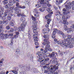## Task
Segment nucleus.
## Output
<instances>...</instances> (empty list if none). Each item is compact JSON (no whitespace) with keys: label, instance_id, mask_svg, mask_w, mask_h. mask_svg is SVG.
I'll return each mask as SVG.
<instances>
[{"label":"nucleus","instance_id":"25","mask_svg":"<svg viewBox=\"0 0 74 74\" xmlns=\"http://www.w3.org/2000/svg\"><path fill=\"white\" fill-rule=\"evenodd\" d=\"M8 0H3L2 1V2L3 3H4V4H7L8 3ZM16 1H17V2H19V0H15Z\"/></svg>","mask_w":74,"mask_h":74},{"label":"nucleus","instance_id":"37","mask_svg":"<svg viewBox=\"0 0 74 74\" xmlns=\"http://www.w3.org/2000/svg\"><path fill=\"white\" fill-rule=\"evenodd\" d=\"M25 65H19V67H20V68H22V69H23V70H24V68H25Z\"/></svg>","mask_w":74,"mask_h":74},{"label":"nucleus","instance_id":"34","mask_svg":"<svg viewBox=\"0 0 74 74\" xmlns=\"http://www.w3.org/2000/svg\"><path fill=\"white\" fill-rule=\"evenodd\" d=\"M4 32V31L3 30V32L1 33V29H0V37L1 36V35H2L3 36H4V34H3V32ZM1 39V38H0V40Z\"/></svg>","mask_w":74,"mask_h":74},{"label":"nucleus","instance_id":"17","mask_svg":"<svg viewBox=\"0 0 74 74\" xmlns=\"http://www.w3.org/2000/svg\"><path fill=\"white\" fill-rule=\"evenodd\" d=\"M44 60L43 61L41 62H40L41 63H42V64H46L45 63H46L47 62H48V61H49V58H47L46 59H45V60Z\"/></svg>","mask_w":74,"mask_h":74},{"label":"nucleus","instance_id":"46","mask_svg":"<svg viewBox=\"0 0 74 74\" xmlns=\"http://www.w3.org/2000/svg\"><path fill=\"white\" fill-rule=\"evenodd\" d=\"M49 1H47V0H46L45 1V4H47H47H49Z\"/></svg>","mask_w":74,"mask_h":74},{"label":"nucleus","instance_id":"42","mask_svg":"<svg viewBox=\"0 0 74 74\" xmlns=\"http://www.w3.org/2000/svg\"><path fill=\"white\" fill-rule=\"evenodd\" d=\"M47 31V28H44L43 29V32L44 33H46V32Z\"/></svg>","mask_w":74,"mask_h":74},{"label":"nucleus","instance_id":"49","mask_svg":"<svg viewBox=\"0 0 74 74\" xmlns=\"http://www.w3.org/2000/svg\"><path fill=\"white\" fill-rule=\"evenodd\" d=\"M42 7L44 9L45 8H47V5H45V4H44L42 5Z\"/></svg>","mask_w":74,"mask_h":74},{"label":"nucleus","instance_id":"51","mask_svg":"<svg viewBox=\"0 0 74 74\" xmlns=\"http://www.w3.org/2000/svg\"><path fill=\"white\" fill-rule=\"evenodd\" d=\"M56 12L58 15H59L58 14H59L60 15H61V13H60V11H59V10H57Z\"/></svg>","mask_w":74,"mask_h":74},{"label":"nucleus","instance_id":"24","mask_svg":"<svg viewBox=\"0 0 74 74\" xmlns=\"http://www.w3.org/2000/svg\"><path fill=\"white\" fill-rule=\"evenodd\" d=\"M30 66H25L24 68V70H27V71H29L30 70Z\"/></svg>","mask_w":74,"mask_h":74},{"label":"nucleus","instance_id":"40","mask_svg":"<svg viewBox=\"0 0 74 74\" xmlns=\"http://www.w3.org/2000/svg\"><path fill=\"white\" fill-rule=\"evenodd\" d=\"M16 7H17L18 8H19V7H21V6H20L19 5V3H18V2H16Z\"/></svg>","mask_w":74,"mask_h":74},{"label":"nucleus","instance_id":"11","mask_svg":"<svg viewBox=\"0 0 74 74\" xmlns=\"http://www.w3.org/2000/svg\"><path fill=\"white\" fill-rule=\"evenodd\" d=\"M16 2L15 0H10L9 3L5 5V8H9L10 7L12 6L13 5V3H15Z\"/></svg>","mask_w":74,"mask_h":74},{"label":"nucleus","instance_id":"64","mask_svg":"<svg viewBox=\"0 0 74 74\" xmlns=\"http://www.w3.org/2000/svg\"><path fill=\"white\" fill-rule=\"evenodd\" d=\"M45 27L48 28V27H49V24H46L45 25Z\"/></svg>","mask_w":74,"mask_h":74},{"label":"nucleus","instance_id":"4","mask_svg":"<svg viewBox=\"0 0 74 74\" xmlns=\"http://www.w3.org/2000/svg\"><path fill=\"white\" fill-rule=\"evenodd\" d=\"M64 29L65 31L67 30V33H70L71 31H74V24H72V25L69 28H68L67 26L65 25L64 27Z\"/></svg>","mask_w":74,"mask_h":74},{"label":"nucleus","instance_id":"58","mask_svg":"<svg viewBox=\"0 0 74 74\" xmlns=\"http://www.w3.org/2000/svg\"><path fill=\"white\" fill-rule=\"evenodd\" d=\"M36 8H39V7H40V6H39V4H36Z\"/></svg>","mask_w":74,"mask_h":74},{"label":"nucleus","instance_id":"6","mask_svg":"<svg viewBox=\"0 0 74 74\" xmlns=\"http://www.w3.org/2000/svg\"><path fill=\"white\" fill-rule=\"evenodd\" d=\"M46 10L49 13V14L45 16V18L47 19V18H51L52 14H53V12H52V10L51 9V8H48L46 9Z\"/></svg>","mask_w":74,"mask_h":74},{"label":"nucleus","instance_id":"54","mask_svg":"<svg viewBox=\"0 0 74 74\" xmlns=\"http://www.w3.org/2000/svg\"><path fill=\"white\" fill-rule=\"evenodd\" d=\"M35 44L36 46H38V42H37V41H35Z\"/></svg>","mask_w":74,"mask_h":74},{"label":"nucleus","instance_id":"35","mask_svg":"<svg viewBox=\"0 0 74 74\" xmlns=\"http://www.w3.org/2000/svg\"><path fill=\"white\" fill-rule=\"evenodd\" d=\"M62 20L63 21H65L67 20V19H66V18L65 16L63 15L62 16Z\"/></svg>","mask_w":74,"mask_h":74},{"label":"nucleus","instance_id":"43","mask_svg":"<svg viewBox=\"0 0 74 74\" xmlns=\"http://www.w3.org/2000/svg\"><path fill=\"white\" fill-rule=\"evenodd\" d=\"M39 2H40L41 4H43L44 2V0H40L39 1Z\"/></svg>","mask_w":74,"mask_h":74},{"label":"nucleus","instance_id":"59","mask_svg":"<svg viewBox=\"0 0 74 74\" xmlns=\"http://www.w3.org/2000/svg\"><path fill=\"white\" fill-rule=\"evenodd\" d=\"M4 16H7V12H5L4 13Z\"/></svg>","mask_w":74,"mask_h":74},{"label":"nucleus","instance_id":"29","mask_svg":"<svg viewBox=\"0 0 74 74\" xmlns=\"http://www.w3.org/2000/svg\"><path fill=\"white\" fill-rule=\"evenodd\" d=\"M43 37L44 38H46V39H45V40H47V41H48V39H49V35H45L43 36Z\"/></svg>","mask_w":74,"mask_h":74},{"label":"nucleus","instance_id":"32","mask_svg":"<svg viewBox=\"0 0 74 74\" xmlns=\"http://www.w3.org/2000/svg\"><path fill=\"white\" fill-rule=\"evenodd\" d=\"M62 2H63L62 0H59V1L58 0H56V4L58 5L59 4V3H62Z\"/></svg>","mask_w":74,"mask_h":74},{"label":"nucleus","instance_id":"62","mask_svg":"<svg viewBox=\"0 0 74 74\" xmlns=\"http://www.w3.org/2000/svg\"><path fill=\"white\" fill-rule=\"evenodd\" d=\"M11 43H10V45H13V40L12 39L11 40Z\"/></svg>","mask_w":74,"mask_h":74},{"label":"nucleus","instance_id":"55","mask_svg":"<svg viewBox=\"0 0 74 74\" xmlns=\"http://www.w3.org/2000/svg\"><path fill=\"white\" fill-rule=\"evenodd\" d=\"M7 19L8 20H11V17L8 16L7 17Z\"/></svg>","mask_w":74,"mask_h":74},{"label":"nucleus","instance_id":"26","mask_svg":"<svg viewBox=\"0 0 74 74\" xmlns=\"http://www.w3.org/2000/svg\"><path fill=\"white\" fill-rule=\"evenodd\" d=\"M13 69L14 70L11 71V72H12L13 73H14L15 74H18V71H17V70H16L15 67H13Z\"/></svg>","mask_w":74,"mask_h":74},{"label":"nucleus","instance_id":"16","mask_svg":"<svg viewBox=\"0 0 74 74\" xmlns=\"http://www.w3.org/2000/svg\"><path fill=\"white\" fill-rule=\"evenodd\" d=\"M16 35H14L11 38L12 39L14 38H16L18 37V34H19V33L18 32H15Z\"/></svg>","mask_w":74,"mask_h":74},{"label":"nucleus","instance_id":"10","mask_svg":"<svg viewBox=\"0 0 74 74\" xmlns=\"http://www.w3.org/2000/svg\"><path fill=\"white\" fill-rule=\"evenodd\" d=\"M55 52H53L51 54L50 56V58H53L52 60H53L54 59V60L52 61L53 63H55V62H56L58 60L57 58H56V56L55 55Z\"/></svg>","mask_w":74,"mask_h":74},{"label":"nucleus","instance_id":"21","mask_svg":"<svg viewBox=\"0 0 74 74\" xmlns=\"http://www.w3.org/2000/svg\"><path fill=\"white\" fill-rule=\"evenodd\" d=\"M45 73H46V74H51V69H48L47 70H45Z\"/></svg>","mask_w":74,"mask_h":74},{"label":"nucleus","instance_id":"56","mask_svg":"<svg viewBox=\"0 0 74 74\" xmlns=\"http://www.w3.org/2000/svg\"><path fill=\"white\" fill-rule=\"evenodd\" d=\"M50 55H51V54L49 55V53H47L46 54V56L47 57H48V56H50Z\"/></svg>","mask_w":74,"mask_h":74},{"label":"nucleus","instance_id":"9","mask_svg":"<svg viewBox=\"0 0 74 74\" xmlns=\"http://www.w3.org/2000/svg\"><path fill=\"white\" fill-rule=\"evenodd\" d=\"M72 38H73V36L70 35H68V38L67 39H64L63 41L65 42L67 41V44H70L71 43V41L72 40Z\"/></svg>","mask_w":74,"mask_h":74},{"label":"nucleus","instance_id":"38","mask_svg":"<svg viewBox=\"0 0 74 74\" xmlns=\"http://www.w3.org/2000/svg\"><path fill=\"white\" fill-rule=\"evenodd\" d=\"M40 11H41V12H44V11H45V9H44V8H40L39 9Z\"/></svg>","mask_w":74,"mask_h":74},{"label":"nucleus","instance_id":"36","mask_svg":"<svg viewBox=\"0 0 74 74\" xmlns=\"http://www.w3.org/2000/svg\"><path fill=\"white\" fill-rule=\"evenodd\" d=\"M63 23L65 25H69V23L67 22V20L63 21Z\"/></svg>","mask_w":74,"mask_h":74},{"label":"nucleus","instance_id":"57","mask_svg":"<svg viewBox=\"0 0 74 74\" xmlns=\"http://www.w3.org/2000/svg\"><path fill=\"white\" fill-rule=\"evenodd\" d=\"M6 29L7 30H9L10 29V27L9 26H7L6 27Z\"/></svg>","mask_w":74,"mask_h":74},{"label":"nucleus","instance_id":"31","mask_svg":"<svg viewBox=\"0 0 74 74\" xmlns=\"http://www.w3.org/2000/svg\"><path fill=\"white\" fill-rule=\"evenodd\" d=\"M25 14L23 13H20L17 14V16H24Z\"/></svg>","mask_w":74,"mask_h":74},{"label":"nucleus","instance_id":"5","mask_svg":"<svg viewBox=\"0 0 74 74\" xmlns=\"http://www.w3.org/2000/svg\"><path fill=\"white\" fill-rule=\"evenodd\" d=\"M65 7H66V9L64 8L63 9V11H64L63 12V14L64 15H67L68 14H69L70 13V12L69 11H67V13L66 12V10L69 11V9H71V8L69 6L67 5H65Z\"/></svg>","mask_w":74,"mask_h":74},{"label":"nucleus","instance_id":"13","mask_svg":"<svg viewBox=\"0 0 74 74\" xmlns=\"http://www.w3.org/2000/svg\"><path fill=\"white\" fill-rule=\"evenodd\" d=\"M32 26L33 27L32 30L33 33L34 34L37 33L38 32L36 31L37 30V28L36 24H34V25H32Z\"/></svg>","mask_w":74,"mask_h":74},{"label":"nucleus","instance_id":"8","mask_svg":"<svg viewBox=\"0 0 74 74\" xmlns=\"http://www.w3.org/2000/svg\"><path fill=\"white\" fill-rule=\"evenodd\" d=\"M74 42V38H72V40L71 41V43L69 44V43H64V47H68V48H71L73 47V45H71V44H73V42Z\"/></svg>","mask_w":74,"mask_h":74},{"label":"nucleus","instance_id":"47","mask_svg":"<svg viewBox=\"0 0 74 74\" xmlns=\"http://www.w3.org/2000/svg\"><path fill=\"white\" fill-rule=\"evenodd\" d=\"M7 20H3L2 21V23L3 24H4V23H7Z\"/></svg>","mask_w":74,"mask_h":74},{"label":"nucleus","instance_id":"41","mask_svg":"<svg viewBox=\"0 0 74 74\" xmlns=\"http://www.w3.org/2000/svg\"><path fill=\"white\" fill-rule=\"evenodd\" d=\"M11 12L12 13H13L14 11H13V10H7V12H8V13H9V12Z\"/></svg>","mask_w":74,"mask_h":74},{"label":"nucleus","instance_id":"30","mask_svg":"<svg viewBox=\"0 0 74 74\" xmlns=\"http://www.w3.org/2000/svg\"><path fill=\"white\" fill-rule=\"evenodd\" d=\"M14 20H12V21L10 22L9 24L10 26H14Z\"/></svg>","mask_w":74,"mask_h":74},{"label":"nucleus","instance_id":"44","mask_svg":"<svg viewBox=\"0 0 74 74\" xmlns=\"http://www.w3.org/2000/svg\"><path fill=\"white\" fill-rule=\"evenodd\" d=\"M20 8H21L22 9H25V8H26V7H25V6L24 5L22 6H20L19 7Z\"/></svg>","mask_w":74,"mask_h":74},{"label":"nucleus","instance_id":"28","mask_svg":"<svg viewBox=\"0 0 74 74\" xmlns=\"http://www.w3.org/2000/svg\"><path fill=\"white\" fill-rule=\"evenodd\" d=\"M32 20L34 21H32V25H36L35 23H36V22H35V21H36V18L34 17L33 16H32Z\"/></svg>","mask_w":74,"mask_h":74},{"label":"nucleus","instance_id":"7","mask_svg":"<svg viewBox=\"0 0 74 74\" xmlns=\"http://www.w3.org/2000/svg\"><path fill=\"white\" fill-rule=\"evenodd\" d=\"M13 36L14 34L12 33L10 34L8 36H7V34H5L4 36H3V35H1L0 37V38L1 39V40H3V39L5 40L6 39H7V38H8L9 37V36H10V38H11L12 37H13Z\"/></svg>","mask_w":74,"mask_h":74},{"label":"nucleus","instance_id":"18","mask_svg":"<svg viewBox=\"0 0 74 74\" xmlns=\"http://www.w3.org/2000/svg\"><path fill=\"white\" fill-rule=\"evenodd\" d=\"M57 34H61L62 35L63 38H65L64 34L63 33V32L60 30H58L57 31Z\"/></svg>","mask_w":74,"mask_h":74},{"label":"nucleus","instance_id":"48","mask_svg":"<svg viewBox=\"0 0 74 74\" xmlns=\"http://www.w3.org/2000/svg\"><path fill=\"white\" fill-rule=\"evenodd\" d=\"M26 1L27 4L29 5L30 4V0H26Z\"/></svg>","mask_w":74,"mask_h":74},{"label":"nucleus","instance_id":"1","mask_svg":"<svg viewBox=\"0 0 74 74\" xmlns=\"http://www.w3.org/2000/svg\"><path fill=\"white\" fill-rule=\"evenodd\" d=\"M44 42L42 43L43 45H45V48L44 50V52L45 53H47L48 52V51H52V50L50 49V42L49 41H47V40L44 39L43 40Z\"/></svg>","mask_w":74,"mask_h":74},{"label":"nucleus","instance_id":"45","mask_svg":"<svg viewBox=\"0 0 74 74\" xmlns=\"http://www.w3.org/2000/svg\"><path fill=\"white\" fill-rule=\"evenodd\" d=\"M66 19H69L70 18V16L69 15H67L66 16Z\"/></svg>","mask_w":74,"mask_h":74},{"label":"nucleus","instance_id":"22","mask_svg":"<svg viewBox=\"0 0 74 74\" xmlns=\"http://www.w3.org/2000/svg\"><path fill=\"white\" fill-rule=\"evenodd\" d=\"M14 10L17 13H21V10L16 7L15 8Z\"/></svg>","mask_w":74,"mask_h":74},{"label":"nucleus","instance_id":"39","mask_svg":"<svg viewBox=\"0 0 74 74\" xmlns=\"http://www.w3.org/2000/svg\"><path fill=\"white\" fill-rule=\"evenodd\" d=\"M8 15L9 16L11 17V16H14V14L12 13H9L8 14Z\"/></svg>","mask_w":74,"mask_h":74},{"label":"nucleus","instance_id":"63","mask_svg":"<svg viewBox=\"0 0 74 74\" xmlns=\"http://www.w3.org/2000/svg\"><path fill=\"white\" fill-rule=\"evenodd\" d=\"M10 9H11L10 10H12H12H14V8L13 7H12L11 8H10Z\"/></svg>","mask_w":74,"mask_h":74},{"label":"nucleus","instance_id":"3","mask_svg":"<svg viewBox=\"0 0 74 74\" xmlns=\"http://www.w3.org/2000/svg\"><path fill=\"white\" fill-rule=\"evenodd\" d=\"M42 53V52H40V51H38L36 53V55H38V57H39V59L38 60V62H42L44 61V60H42V57H43V58H45V57L44 56V53Z\"/></svg>","mask_w":74,"mask_h":74},{"label":"nucleus","instance_id":"14","mask_svg":"<svg viewBox=\"0 0 74 74\" xmlns=\"http://www.w3.org/2000/svg\"><path fill=\"white\" fill-rule=\"evenodd\" d=\"M57 43L58 44H60L61 47H64V42L63 41V40L58 41H57Z\"/></svg>","mask_w":74,"mask_h":74},{"label":"nucleus","instance_id":"27","mask_svg":"<svg viewBox=\"0 0 74 74\" xmlns=\"http://www.w3.org/2000/svg\"><path fill=\"white\" fill-rule=\"evenodd\" d=\"M68 4L69 5L68 6H69L70 7H73V6H74V1H73L72 3L70 2H69V3H68Z\"/></svg>","mask_w":74,"mask_h":74},{"label":"nucleus","instance_id":"20","mask_svg":"<svg viewBox=\"0 0 74 74\" xmlns=\"http://www.w3.org/2000/svg\"><path fill=\"white\" fill-rule=\"evenodd\" d=\"M34 14V16L35 18H37L38 17V18L39 19L40 18V16L39 15V13L38 12L36 11L35 12Z\"/></svg>","mask_w":74,"mask_h":74},{"label":"nucleus","instance_id":"61","mask_svg":"<svg viewBox=\"0 0 74 74\" xmlns=\"http://www.w3.org/2000/svg\"><path fill=\"white\" fill-rule=\"evenodd\" d=\"M58 30V29H55V28H54L53 29V32H57Z\"/></svg>","mask_w":74,"mask_h":74},{"label":"nucleus","instance_id":"33","mask_svg":"<svg viewBox=\"0 0 74 74\" xmlns=\"http://www.w3.org/2000/svg\"><path fill=\"white\" fill-rule=\"evenodd\" d=\"M48 18H51V17H50V18H47V19H46V18H45V19H47V24H48V25H49V23H50V22L51 21V19H48Z\"/></svg>","mask_w":74,"mask_h":74},{"label":"nucleus","instance_id":"19","mask_svg":"<svg viewBox=\"0 0 74 74\" xmlns=\"http://www.w3.org/2000/svg\"><path fill=\"white\" fill-rule=\"evenodd\" d=\"M37 34H35L33 35V37L34 38V41H38V38H37Z\"/></svg>","mask_w":74,"mask_h":74},{"label":"nucleus","instance_id":"2","mask_svg":"<svg viewBox=\"0 0 74 74\" xmlns=\"http://www.w3.org/2000/svg\"><path fill=\"white\" fill-rule=\"evenodd\" d=\"M21 21L22 22H23V23L21 25V27L17 29V30L18 32H21V31H24L25 30V27H26V25L27 24V23L25 21V18L23 17H21L20 18Z\"/></svg>","mask_w":74,"mask_h":74},{"label":"nucleus","instance_id":"52","mask_svg":"<svg viewBox=\"0 0 74 74\" xmlns=\"http://www.w3.org/2000/svg\"><path fill=\"white\" fill-rule=\"evenodd\" d=\"M14 32V29H13V28H11L10 29V33H12L13 32Z\"/></svg>","mask_w":74,"mask_h":74},{"label":"nucleus","instance_id":"23","mask_svg":"<svg viewBox=\"0 0 74 74\" xmlns=\"http://www.w3.org/2000/svg\"><path fill=\"white\" fill-rule=\"evenodd\" d=\"M31 71L33 73H35L38 71V70L36 69V68H33L32 69Z\"/></svg>","mask_w":74,"mask_h":74},{"label":"nucleus","instance_id":"12","mask_svg":"<svg viewBox=\"0 0 74 74\" xmlns=\"http://www.w3.org/2000/svg\"><path fill=\"white\" fill-rule=\"evenodd\" d=\"M52 67H53L52 66H51V68H50V71L51 72V73L52 74H58V72H55V71H56V69H55V68L52 69Z\"/></svg>","mask_w":74,"mask_h":74},{"label":"nucleus","instance_id":"50","mask_svg":"<svg viewBox=\"0 0 74 74\" xmlns=\"http://www.w3.org/2000/svg\"><path fill=\"white\" fill-rule=\"evenodd\" d=\"M2 20H6V16H4L2 18Z\"/></svg>","mask_w":74,"mask_h":74},{"label":"nucleus","instance_id":"15","mask_svg":"<svg viewBox=\"0 0 74 74\" xmlns=\"http://www.w3.org/2000/svg\"><path fill=\"white\" fill-rule=\"evenodd\" d=\"M60 64L59 63L56 64V65L53 66V65H51L50 68H51V66H52V69H55V70H58L59 68L58 67V66H59Z\"/></svg>","mask_w":74,"mask_h":74},{"label":"nucleus","instance_id":"53","mask_svg":"<svg viewBox=\"0 0 74 74\" xmlns=\"http://www.w3.org/2000/svg\"><path fill=\"white\" fill-rule=\"evenodd\" d=\"M20 74H26V73L25 71H22L20 73Z\"/></svg>","mask_w":74,"mask_h":74},{"label":"nucleus","instance_id":"60","mask_svg":"<svg viewBox=\"0 0 74 74\" xmlns=\"http://www.w3.org/2000/svg\"><path fill=\"white\" fill-rule=\"evenodd\" d=\"M52 37L53 38H55V35H53V34L52 35Z\"/></svg>","mask_w":74,"mask_h":74}]
</instances>
